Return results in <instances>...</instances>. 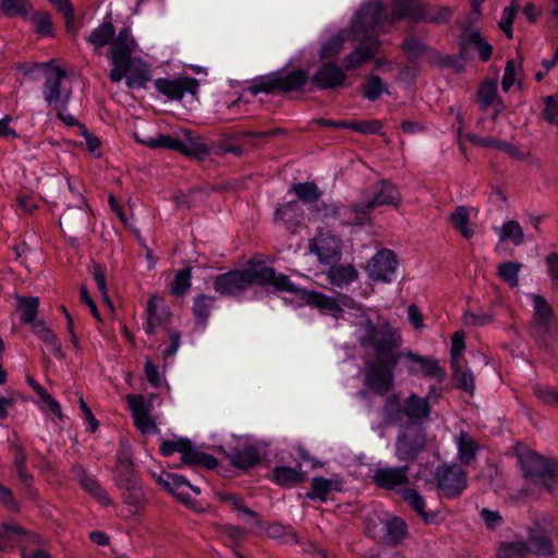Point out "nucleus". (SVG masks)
Segmentation results:
<instances>
[{
	"mask_svg": "<svg viewBox=\"0 0 558 558\" xmlns=\"http://www.w3.org/2000/svg\"><path fill=\"white\" fill-rule=\"evenodd\" d=\"M361 43L360 47L345 57L344 66L347 70L360 68L364 62L371 60L378 50L379 41L376 37L369 36Z\"/></svg>",
	"mask_w": 558,
	"mask_h": 558,
	"instance_id": "5701e85b",
	"label": "nucleus"
},
{
	"mask_svg": "<svg viewBox=\"0 0 558 558\" xmlns=\"http://www.w3.org/2000/svg\"><path fill=\"white\" fill-rule=\"evenodd\" d=\"M254 283L271 286L277 291L290 287L287 275L277 274L272 267L259 264L247 269L231 270L217 276L214 280V289L222 295H235Z\"/></svg>",
	"mask_w": 558,
	"mask_h": 558,
	"instance_id": "f03ea898",
	"label": "nucleus"
},
{
	"mask_svg": "<svg viewBox=\"0 0 558 558\" xmlns=\"http://www.w3.org/2000/svg\"><path fill=\"white\" fill-rule=\"evenodd\" d=\"M527 554V545L523 542L502 543L499 546L497 558H525Z\"/></svg>",
	"mask_w": 558,
	"mask_h": 558,
	"instance_id": "13d9d810",
	"label": "nucleus"
},
{
	"mask_svg": "<svg viewBox=\"0 0 558 558\" xmlns=\"http://www.w3.org/2000/svg\"><path fill=\"white\" fill-rule=\"evenodd\" d=\"M72 473L78 480L83 489L87 492L97 502H99L101 506H109L112 504V500L107 492L101 487L95 477L87 474L82 464H74L72 466Z\"/></svg>",
	"mask_w": 558,
	"mask_h": 558,
	"instance_id": "a211bd4d",
	"label": "nucleus"
},
{
	"mask_svg": "<svg viewBox=\"0 0 558 558\" xmlns=\"http://www.w3.org/2000/svg\"><path fill=\"white\" fill-rule=\"evenodd\" d=\"M274 480L281 486H292L302 483L305 474L302 472V464L296 463L295 466H276L272 471Z\"/></svg>",
	"mask_w": 558,
	"mask_h": 558,
	"instance_id": "ea45409f",
	"label": "nucleus"
},
{
	"mask_svg": "<svg viewBox=\"0 0 558 558\" xmlns=\"http://www.w3.org/2000/svg\"><path fill=\"white\" fill-rule=\"evenodd\" d=\"M409 470L408 464L377 468L372 475V481L379 488L395 490L409 484Z\"/></svg>",
	"mask_w": 558,
	"mask_h": 558,
	"instance_id": "2eb2a0df",
	"label": "nucleus"
},
{
	"mask_svg": "<svg viewBox=\"0 0 558 558\" xmlns=\"http://www.w3.org/2000/svg\"><path fill=\"white\" fill-rule=\"evenodd\" d=\"M392 23L386 8L381 2L373 1L361 7L356 13L351 31L355 39L366 40L369 36H378V31L386 24Z\"/></svg>",
	"mask_w": 558,
	"mask_h": 558,
	"instance_id": "39448f33",
	"label": "nucleus"
},
{
	"mask_svg": "<svg viewBox=\"0 0 558 558\" xmlns=\"http://www.w3.org/2000/svg\"><path fill=\"white\" fill-rule=\"evenodd\" d=\"M437 488L447 498H458L468 487V473L457 463L441 464L436 468Z\"/></svg>",
	"mask_w": 558,
	"mask_h": 558,
	"instance_id": "1a4fd4ad",
	"label": "nucleus"
},
{
	"mask_svg": "<svg viewBox=\"0 0 558 558\" xmlns=\"http://www.w3.org/2000/svg\"><path fill=\"white\" fill-rule=\"evenodd\" d=\"M186 485H189V481L183 475L167 473L166 489L183 504H189L191 500L187 494L180 492V488Z\"/></svg>",
	"mask_w": 558,
	"mask_h": 558,
	"instance_id": "5fc2aeb1",
	"label": "nucleus"
},
{
	"mask_svg": "<svg viewBox=\"0 0 558 558\" xmlns=\"http://www.w3.org/2000/svg\"><path fill=\"white\" fill-rule=\"evenodd\" d=\"M278 78L277 73L262 76L255 80L250 86L248 92L252 95H257L259 93H275L278 92Z\"/></svg>",
	"mask_w": 558,
	"mask_h": 558,
	"instance_id": "bf43d9fd",
	"label": "nucleus"
},
{
	"mask_svg": "<svg viewBox=\"0 0 558 558\" xmlns=\"http://www.w3.org/2000/svg\"><path fill=\"white\" fill-rule=\"evenodd\" d=\"M191 275L192 270L189 267L177 272L174 280L171 283V292L174 295L181 296L189 291L191 288Z\"/></svg>",
	"mask_w": 558,
	"mask_h": 558,
	"instance_id": "052dcab7",
	"label": "nucleus"
},
{
	"mask_svg": "<svg viewBox=\"0 0 558 558\" xmlns=\"http://www.w3.org/2000/svg\"><path fill=\"white\" fill-rule=\"evenodd\" d=\"M422 8L421 0H393L391 21L393 23L407 19L411 22H420Z\"/></svg>",
	"mask_w": 558,
	"mask_h": 558,
	"instance_id": "cd10ccee",
	"label": "nucleus"
},
{
	"mask_svg": "<svg viewBox=\"0 0 558 558\" xmlns=\"http://www.w3.org/2000/svg\"><path fill=\"white\" fill-rule=\"evenodd\" d=\"M384 537L381 544L395 546L401 543L408 535V525L405 521L399 517H385Z\"/></svg>",
	"mask_w": 558,
	"mask_h": 558,
	"instance_id": "c756f323",
	"label": "nucleus"
},
{
	"mask_svg": "<svg viewBox=\"0 0 558 558\" xmlns=\"http://www.w3.org/2000/svg\"><path fill=\"white\" fill-rule=\"evenodd\" d=\"M185 442L186 446H184L185 448L181 453L184 464L204 466L207 470H213L218 465V461L214 456L197 450L187 438Z\"/></svg>",
	"mask_w": 558,
	"mask_h": 558,
	"instance_id": "7c9ffc66",
	"label": "nucleus"
},
{
	"mask_svg": "<svg viewBox=\"0 0 558 558\" xmlns=\"http://www.w3.org/2000/svg\"><path fill=\"white\" fill-rule=\"evenodd\" d=\"M515 456L523 472V476L543 486L558 471V460L544 457L525 446L515 449Z\"/></svg>",
	"mask_w": 558,
	"mask_h": 558,
	"instance_id": "423d86ee",
	"label": "nucleus"
},
{
	"mask_svg": "<svg viewBox=\"0 0 558 558\" xmlns=\"http://www.w3.org/2000/svg\"><path fill=\"white\" fill-rule=\"evenodd\" d=\"M129 88H143L150 81L149 64L136 57L123 69V78Z\"/></svg>",
	"mask_w": 558,
	"mask_h": 558,
	"instance_id": "aec40b11",
	"label": "nucleus"
},
{
	"mask_svg": "<svg viewBox=\"0 0 558 558\" xmlns=\"http://www.w3.org/2000/svg\"><path fill=\"white\" fill-rule=\"evenodd\" d=\"M385 517H381L377 513H369L364 521V531L365 534L373 538L374 541L381 544V538L384 537V524Z\"/></svg>",
	"mask_w": 558,
	"mask_h": 558,
	"instance_id": "3c124183",
	"label": "nucleus"
},
{
	"mask_svg": "<svg viewBox=\"0 0 558 558\" xmlns=\"http://www.w3.org/2000/svg\"><path fill=\"white\" fill-rule=\"evenodd\" d=\"M341 483L337 480H329L322 476L312 478L311 490L306 493V498L312 500L326 501L331 492H340Z\"/></svg>",
	"mask_w": 558,
	"mask_h": 558,
	"instance_id": "f704fd0d",
	"label": "nucleus"
},
{
	"mask_svg": "<svg viewBox=\"0 0 558 558\" xmlns=\"http://www.w3.org/2000/svg\"><path fill=\"white\" fill-rule=\"evenodd\" d=\"M53 61L41 63L46 70L43 96L47 105L52 109H66L71 99L72 90L62 86L66 73L60 66H53Z\"/></svg>",
	"mask_w": 558,
	"mask_h": 558,
	"instance_id": "6e6552de",
	"label": "nucleus"
},
{
	"mask_svg": "<svg viewBox=\"0 0 558 558\" xmlns=\"http://www.w3.org/2000/svg\"><path fill=\"white\" fill-rule=\"evenodd\" d=\"M402 499L415 511L425 523H433L436 514L426 511V502L424 497L413 488H403L400 490Z\"/></svg>",
	"mask_w": 558,
	"mask_h": 558,
	"instance_id": "e433bc0d",
	"label": "nucleus"
},
{
	"mask_svg": "<svg viewBox=\"0 0 558 558\" xmlns=\"http://www.w3.org/2000/svg\"><path fill=\"white\" fill-rule=\"evenodd\" d=\"M137 49L138 45L130 27L121 28L109 46L107 53L112 65L109 72V78L112 83H119L123 80V69L131 60L136 58L134 53Z\"/></svg>",
	"mask_w": 558,
	"mask_h": 558,
	"instance_id": "0eeeda50",
	"label": "nucleus"
},
{
	"mask_svg": "<svg viewBox=\"0 0 558 558\" xmlns=\"http://www.w3.org/2000/svg\"><path fill=\"white\" fill-rule=\"evenodd\" d=\"M450 222L463 238L471 239L474 235V230L470 226V214L465 206H458L451 213Z\"/></svg>",
	"mask_w": 558,
	"mask_h": 558,
	"instance_id": "37998d69",
	"label": "nucleus"
},
{
	"mask_svg": "<svg viewBox=\"0 0 558 558\" xmlns=\"http://www.w3.org/2000/svg\"><path fill=\"white\" fill-rule=\"evenodd\" d=\"M426 446L425 432L416 427H407L396 438V457L399 461L413 463Z\"/></svg>",
	"mask_w": 558,
	"mask_h": 558,
	"instance_id": "9d476101",
	"label": "nucleus"
},
{
	"mask_svg": "<svg viewBox=\"0 0 558 558\" xmlns=\"http://www.w3.org/2000/svg\"><path fill=\"white\" fill-rule=\"evenodd\" d=\"M397 266L396 254L391 250L383 248L368 262L367 274L374 281L390 282L396 274Z\"/></svg>",
	"mask_w": 558,
	"mask_h": 558,
	"instance_id": "ddd939ff",
	"label": "nucleus"
},
{
	"mask_svg": "<svg viewBox=\"0 0 558 558\" xmlns=\"http://www.w3.org/2000/svg\"><path fill=\"white\" fill-rule=\"evenodd\" d=\"M113 480L119 489L137 483L133 468V460L125 450H122L117 454Z\"/></svg>",
	"mask_w": 558,
	"mask_h": 558,
	"instance_id": "412c9836",
	"label": "nucleus"
},
{
	"mask_svg": "<svg viewBox=\"0 0 558 558\" xmlns=\"http://www.w3.org/2000/svg\"><path fill=\"white\" fill-rule=\"evenodd\" d=\"M126 400L132 412L135 426L143 434H151L157 427L149 414V405L142 395H128Z\"/></svg>",
	"mask_w": 558,
	"mask_h": 558,
	"instance_id": "f3484780",
	"label": "nucleus"
},
{
	"mask_svg": "<svg viewBox=\"0 0 558 558\" xmlns=\"http://www.w3.org/2000/svg\"><path fill=\"white\" fill-rule=\"evenodd\" d=\"M288 284L290 287L287 289H279L278 291L292 293L301 305H310L318 308L322 313L330 314L336 318L341 315L342 308L336 299L325 295L322 292L308 291L306 289L299 288L291 282L289 277Z\"/></svg>",
	"mask_w": 558,
	"mask_h": 558,
	"instance_id": "9b49d317",
	"label": "nucleus"
},
{
	"mask_svg": "<svg viewBox=\"0 0 558 558\" xmlns=\"http://www.w3.org/2000/svg\"><path fill=\"white\" fill-rule=\"evenodd\" d=\"M534 320L539 326H547L553 311L548 302L541 295H533Z\"/></svg>",
	"mask_w": 558,
	"mask_h": 558,
	"instance_id": "6e6d98bb",
	"label": "nucleus"
},
{
	"mask_svg": "<svg viewBox=\"0 0 558 558\" xmlns=\"http://www.w3.org/2000/svg\"><path fill=\"white\" fill-rule=\"evenodd\" d=\"M147 322L145 331L148 335H154L156 329L163 327L169 322V312L162 306V300L157 296H150L146 306Z\"/></svg>",
	"mask_w": 558,
	"mask_h": 558,
	"instance_id": "4be33fe9",
	"label": "nucleus"
},
{
	"mask_svg": "<svg viewBox=\"0 0 558 558\" xmlns=\"http://www.w3.org/2000/svg\"><path fill=\"white\" fill-rule=\"evenodd\" d=\"M227 458L230 463L241 470H247L255 466L260 460V452L254 445L235 447L228 452Z\"/></svg>",
	"mask_w": 558,
	"mask_h": 558,
	"instance_id": "393cba45",
	"label": "nucleus"
},
{
	"mask_svg": "<svg viewBox=\"0 0 558 558\" xmlns=\"http://www.w3.org/2000/svg\"><path fill=\"white\" fill-rule=\"evenodd\" d=\"M355 335L362 348L374 352V359L365 363L364 385L377 396H386L395 388V371L401 357L412 362L408 367L410 375H422L438 381L446 378V371L437 359L412 351L401 352L402 337L385 319L375 324L367 316H360L355 322Z\"/></svg>",
	"mask_w": 558,
	"mask_h": 558,
	"instance_id": "f257e3e1",
	"label": "nucleus"
},
{
	"mask_svg": "<svg viewBox=\"0 0 558 558\" xmlns=\"http://www.w3.org/2000/svg\"><path fill=\"white\" fill-rule=\"evenodd\" d=\"M521 268L522 264L519 262L500 263L497 267V276L509 287L515 288L519 284V274Z\"/></svg>",
	"mask_w": 558,
	"mask_h": 558,
	"instance_id": "de8ad7c7",
	"label": "nucleus"
},
{
	"mask_svg": "<svg viewBox=\"0 0 558 558\" xmlns=\"http://www.w3.org/2000/svg\"><path fill=\"white\" fill-rule=\"evenodd\" d=\"M381 415L387 425H396L404 418L403 402L399 395H390L385 399Z\"/></svg>",
	"mask_w": 558,
	"mask_h": 558,
	"instance_id": "58836bf2",
	"label": "nucleus"
},
{
	"mask_svg": "<svg viewBox=\"0 0 558 558\" xmlns=\"http://www.w3.org/2000/svg\"><path fill=\"white\" fill-rule=\"evenodd\" d=\"M347 125H348L349 130H353V131L362 133V134H378L383 129V124L378 120H368V121L351 120V123L347 124Z\"/></svg>",
	"mask_w": 558,
	"mask_h": 558,
	"instance_id": "69168bd1",
	"label": "nucleus"
},
{
	"mask_svg": "<svg viewBox=\"0 0 558 558\" xmlns=\"http://www.w3.org/2000/svg\"><path fill=\"white\" fill-rule=\"evenodd\" d=\"M198 86L199 84L196 78L187 76L174 80L157 78L155 81L156 89L170 100H181L185 93L196 95Z\"/></svg>",
	"mask_w": 558,
	"mask_h": 558,
	"instance_id": "4468645a",
	"label": "nucleus"
},
{
	"mask_svg": "<svg viewBox=\"0 0 558 558\" xmlns=\"http://www.w3.org/2000/svg\"><path fill=\"white\" fill-rule=\"evenodd\" d=\"M452 17V10L449 7L422 8V16L420 22L430 24H446Z\"/></svg>",
	"mask_w": 558,
	"mask_h": 558,
	"instance_id": "49530a36",
	"label": "nucleus"
},
{
	"mask_svg": "<svg viewBox=\"0 0 558 558\" xmlns=\"http://www.w3.org/2000/svg\"><path fill=\"white\" fill-rule=\"evenodd\" d=\"M302 209L295 201L279 206L275 211V222L282 223L286 229L294 231L300 223Z\"/></svg>",
	"mask_w": 558,
	"mask_h": 558,
	"instance_id": "473e14b6",
	"label": "nucleus"
},
{
	"mask_svg": "<svg viewBox=\"0 0 558 558\" xmlns=\"http://www.w3.org/2000/svg\"><path fill=\"white\" fill-rule=\"evenodd\" d=\"M278 92H300L308 82V73L305 70L299 69L284 74L277 73Z\"/></svg>",
	"mask_w": 558,
	"mask_h": 558,
	"instance_id": "2f4dec72",
	"label": "nucleus"
},
{
	"mask_svg": "<svg viewBox=\"0 0 558 558\" xmlns=\"http://www.w3.org/2000/svg\"><path fill=\"white\" fill-rule=\"evenodd\" d=\"M430 412L432 408L428 402V398H423L416 393H411L403 401L404 417L413 424L427 421L430 416Z\"/></svg>",
	"mask_w": 558,
	"mask_h": 558,
	"instance_id": "6ab92c4d",
	"label": "nucleus"
},
{
	"mask_svg": "<svg viewBox=\"0 0 558 558\" xmlns=\"http://www.w3.org/2000/svg\"><path fill=\"white\" fill-rule=\"evenodd\" d=\"M310 251L317 256L319 263L331 265L341 258L342 241L330 232L319 230L310 242Z\"/></svg>",
	"mask_w": 558,
	"mask_h": 558,
	"instance_id": "f8f14e48",
	"label": "nucleus"
},
{
	"mask_svg": "<svg viewBox=\"0 0 558 558\" xmlns=\"http://www.w3.org/2000/svg\"><path fill=\"white\" fill-rule=\"evenodd\" d=\"M34 32L41 37H54L51 15L47 12H34L31 17Z\"/></svg>",
	"mask_w": 558,
	"mask_h": 558,
	"instance_id": "8fccbe9b",
	"label": "nucleus"
},
{
	"mask_svg": "<svg viewBox=\"0 0 558 558\" xmlns=\"http://www.w3.org/2000/svg\"><path fill=\"white\" fill-rule=\"evenodd\" d=\"M121 490L123 502L129 506L132 514L141 512L146 506L144 492L138 483L124 487Z\"/></svg>",
	"mask_w": 558,
	"mask_h": 558,
	"instance_id": "79ce46f5",
	"label": "nucleus"
},
{
	"mask_svg": "<svg viewBox=\"0 0 558 558\" xmlns=\"http://www.w3.org/2000/svg\"><path fill=\"white\" fill-rule=\"evenodd\" d=\"M142 143L149 148H162L177 151L183 156L203 158L208 155V147L196 137L192 136L190 130L183 129L174 136L158 134L155 137H148Z\"/></svg>",
	"mask_w": 558,
	"mask_h": 558,
	"instance_id": "20e7f679",
	"label": "nucleus"
},
{
	"mask_svg": "<svg viewBox=\"0 0 558 558\" xmlns=\"http://www.w3.org/2000/svg\"><path fill=\"white\" fill-rule=\"evenodd\" d=\"M465 138L472 144L481 147H493L498 150L505 151L514 160H525L529 156L527 153L521 151L517 146L508 142H501L493 137H480L473 133H468Z\"/></svg>",
	"mask_w": 558,
	"mask_h": 558,
	"instance_id": "b1692460",
	"label": "nucleus"
},
{
	"mask_svg": "<svg viewBox=\"0 0 558 558\" xmlns=\"http://www.w3.org/2000/svg\"><path fill=\"white\" fill-rule=\"evenodd\" d=\"M26 531L16 524H0V551L12 547V543L19 541Z\"/></svg>",
	"mask_w": 558,
	"mask_h": 558,
	"instance_id": "09e8293b",
	"label": "nucleus"
},
{
	"mask_svg": "<svg viewBox=\"0 0 558 558\" xmlns=\"http://www.w3.org/2000/svg\"><path fill=\"white\" fill-rule=\"evenodd\" d=\"M402 49L405 53L414 58L422 57L426 52L425 44L412 36L404 39Z\"/></svg>",
	"mask_w": 558,
	"mask_h": 558,
	"instance_id": "774afa93",
	"label": "nucleus"
},
{
	"mask_svg": "<svg viewBox=\"0 0 558 558\" xmlns=\"http://www.w3.org/2000/svg\"><path fill=\"white\" fill-rule=\"evenodd\" d=\"M452 367V379L456 387L463 389L464 391L473 395L475 389L474 376L466 369L460 366V361H454L451 364Z\"/></svg>",
	"mask_w": 558,
	"mask_h": 558,
	"instance_id": "c03bdc74",
	"label": "nucleus"
},
{
	"mask_svg": "<svg viewBox=\"0 0 558 558\" xmlns=\"http://www.w3.org/2000/svg\"><path fill=\"white\" fill-rule=\"evenodd\" d=\"M401 204V194L398 187L388 180H379L374 185L373 196L361 204L343 207L340 216L350 226H364L371 222V214L379 206H393Z\"/></svg>",
	"mask_w": 558,
	"mask_h": 558,
	"instance_id": "7ed1b4c3",
	"label": "nucleus"
},
{
	"mask_svg": "<svg viewBox=\"0 0 558 558\" xmlns=\"http://www.w3.org/2000/svg\"><path fill=\"white\" fill-rule=\"evenodd\" d=\"M478 105L481 110L496 106V114L504 109V102L498 96V84L496 80H484L477 89Z\"/></svg>",
	"mask_w": 558,
	"mask_h": 558,
	"instance_id": "bb28decb",
	"label": "nucleus"
},
{
	"mask_svg": "<svg viewBox=\"0 0 558 558\" xmlns=\"http://www.w3.org/2000/svg\"><path fill=\"white\" fill-rule=\"evenodd\" d=\"M357 270L351 264L329 265L327 278L332 286L343 287L357 279Z\"/></svg>",
	"mask_w": 558,
	"mask_h": 558,
	"instance_id": "c9c22d12",
	"label": "nucleus"
},
{
	"mask_svg": "<svg viewBox=\"0 0 558 558\" xmlns=\"http://www.w3.org/2000/svg\"><path fill=\"white\" fill-rule=\"evenodd\" d=\"M533 392L542 403L558 408V390L554 387L548 385H535Z\"/></svg>",
	"mask_w": 558,
	"mask_h": 558,
	"instance_id": "e2e57ef3",
	"label": "nucleus"
},
{
	"mask_svg": "<svg viewBox=\"0 0 558 558\" xmlns=\"http://www.w3.org/2000/svg\"><path fill=\"white\" fill-rule=\"evenodd\" d=\"M291 191L305 204L315 203L322 196V192L314 182L293 184Z\"/></svg>",
	"mask_w": 558,
	"mask_h": 558,
	"instance_id": "864d4df0",
	"label": "nucleus"
},
{
	"mask_svg": "<svg viewBox=\"0 0 558 558\" xmlns=\"http://www.w3.org/2000/svg\"><path fill=\"white\" fill-rule=\"evenodd\" d=\"M215 296L197 294L194 298L192 312L197 325L202 326L203 328L207 325L208 318L210 316L211 310L215 306Z\"/></svg>",
	"mask_w": 558,
	"mask_h": 558,
	"instance_id": "a19ab883",
	"label": "nucleus"
},
{
	"mask_svg": "<svg viewBox=\"0 0 558 558\" xmlns=\"http://www.w3.org/2000/svg\"><path fill=\"white\" fill-rule=\"evenodd\" d=\"M362 90L366 99L376 101L383 93H388V86L378 75L369 74L366 76Z\"/></svg>",
	"mask_w": 558,
	"mask_h": 558,
	"instance_id": "a18cd8bd",
	"label": "nucleus"
},
{
	"mask_svg": "<svg viewBox=\"0 0 558 558\" xmlns=\"http://www.w3.org/2000/svg\"><path fill=\"white\" fill-rule=\"evenodd\" d=\"M345 80L343 69L330 61L323 63L312 76V83L319 89L341 87Z\"/></svg>",
	"mask_w": 558,
	"mask_h": 558,
	"instance_id": "dca6fc26",
	"label": "nucleus"
},
{
	"mask_svg": "<svg viewBox=\"0 0 558 558\" xmlns=\"http://www.w3.org/2000/svg\"><path fill=\"white\" fill-rule=\"evenodd\" d=\"M116 36V28L112 21L110 16H107L99 26L92 31L86 40L93 46L96 52H100L104 47L111 45Z\"/></svg>",
	"mask_w": 558,
	"mask_h": 558,
	"instance_id": "c85d7f7f",
	"label": "nucleus"
},
{
	"mask_svg": "<svg viewBox=\"0 0 558 558\" xmlns=\"http://www.w3.org/2000/svg\"><path fill=\"white\" fill-rule=\"evenodd\" d=\"M344 43V37L341 34H338L327 40L319 52L320 59L323 60H331L336 58L342 50Z\"/></svg>",
	"mask_w": 558,
	"mask_h": 558,
	"instance_id": "680f3d73",
	"label": "nucleus"
},
{
	"mask_svg": "<svg viewBox=\"0 0 558 558\" xmlns=\"http://www.w3.org/2000/svg\"><path fill=\"white\" fill-rule=\"evenodd\" d=\"M499 238L500 241L510 240L515 246H518L524 241V232L517 220H508L501 226Z\"/></svg>",
	"mask_w": 558,
	"mask_h": 558,
	"instance_id": "603ef678",
	"label": "nucleus"
},
{
	"mask_svg": "<svg viewBox=\"0 0 558 558\" xmlns=\"http://www.w3.org/2000/svg\"><path fill=\"white\" fill-rule=\"evenodd\" d=\"M1 9L7 16L13 17L25 16L33 7L28 0H2Z\"/></svg>",
	"mask_w": 558,
	"mask_h": 558,
	"instance_id": "4d7b16f0",
	"label": "nucleus"
},
{
	"mask_svg": "<svg viewBox=\"0 0 558 558\" xmlns=\"http://www.w3.org/2000/svg\"><path fill=\"white\" fill-rule=\"evenodd\" d=\"M529 554L550 558L555 554L554 543L549 535L538 526L530 529L527 543Z\"/></svg>",
	"mask_w": 558,
	"mask_h": 558,
	"instance_id": "a878e982",
	"label": "nucleus"
},
{
	"mask_svg": "<svg viewBox=\"0 0 558 558\" xmlns=\"http://www.w3.org/2000/svg\"><path fill=\"white\" fill-rule=\"evenodd\" d=\"M469 40L477 48V52L482 61L486 62L490 59L493 54V47L482 37L480 33H471Z\"/></svg>",
	"mask_w": 558,
	"mask_h": 558,
	"instance_id": "338daca9",
	"label": "nucleus"
},
{
	"mask_svg": "<svg viewBox=\"0 0 558 558\" xmlns=\"http://www.w3.org/2000/svg\"><path fill=\"white\" fill-rule=\"evenodd\" d=\"M458 459L463 465H469L476 459L480 445L475 438L465 430H460L457 436Z\"/></svg>",
	"mask_w": 558,
	"mask_h": 558,
	"instance_id": "72a5a7b5",
	"label": "nucleus"
},
{
	"mask_svg": "<svg viewBox=\"0 0 558 558\" xmlns=\"http://www.w3.org/2000/svg\"><path fill=\"white\" fill-rule=\"evenodd\" d=\"M16 311L20 313L21 322L25 325H33L38 319L39 299L37 296L16 295Z\"/></svg>",
	"mask_w": 558,
	"mask_h": 558,
	"instance_id": "4c0bfd02",
	"label": "nucleus"
},
{
	"mask_svg": "<svg viewBox=\"0 0 558 558\" xmlns=\"http://www.w3.org/2000/svg\"><path fill=\"white\" fill-rule=\"evenodd\" d=\"M56 10L62 14L66 29L74 28L75 11L70 0H49Z\"/></svg>",
	"mask_w": 558,
	"mask_h": 558,
	"instance_id": "0e129e2a",
	"label": "nucleus"
}]
</instances>
